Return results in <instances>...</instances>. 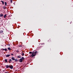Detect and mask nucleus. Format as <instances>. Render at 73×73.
I'll return each mask as SVG.
<instances>
[{
  "instance_id": "f257e3e1",
  "label": "nucleus",
  "mask_w": 73,
  "mask_h": 73,
  "mask_svg": "<svg viewBox=\"0 0 73 73\" xmlns=\"http://www.w3.org/2000/svg\"><path fill=\"white\" fill-rule=\"evenodd\" d=\"M6 68H10L11 69H12L13 68V66L12 65H7L6 66Z\"/></svg>"
},
{
  "instance_id": "f03ea898",
  "label": "nucleus",
  "mask_w": 73,
  "mask_h": 73,
  "mask_svg": "<svg viewBox=\"0 0 73 73\" xmlns=\"http://www.w3.org/2000/svg\"><path fill=\"white\" fill-rule=\"evenodd\" d=\"M37 53V51H36L35 52H34L33 54H32L30 56L31 57H33L36 55V53Z\"/></svg>"
},
{
  "instance_id": "7ed1b4c3",
  "label": "nucleus",
  "mask_w": 73,
  "mask_h": 73,
  "mask_svg": "<svg viewBox=\"0 0 73 73\" xmlns=\"http://www.w3.org/2000/svg\"><path fill=\"white\" fill-rule=\"evenodd\" d=\"M8 60L9 63H11L12 62V60L11 59H7Z\"/></svg>"
},
{
  "instance_id": "20e7f679",
  "label": "nucleus",
  "mask_w": 73,
  "mask_h": 73,
  "mask_svg": "<svg viewBox=\"0 0 73 73\" xmlns=\"http://www.w3.org/2000/svg\"><path fill=\"white\" fill-rule=\"evenodd\" d=\"M34 52H35V51L33 52H30L29 53L30 54H34Z\"/></svg>"
},
{
  "instance_id": "39448f33",
  "label": "nucleus",
  "mask_w": 73,
  "mask_h": 73,
  "mask_svg": "<svg viewBox=\"0 0 73 73\" xmlns=\"http://www.w3.org/2000/svg\"><path fill=\"white\" fill-rule=\"evenodd\" d=\"M19 62H23V60H22V59H21V58L20 59Z\"/></svg>"
},
{
  "instance_id": "423d86ee",
  "label": "nucleus",
  "mask_w": 73,
  "mask_h": 73,
  "mask_svg": "<svg viewBox=\"0 0 73 73\" xmlns=\"http://www.w3.org/2000/svg\"><path fill=\"white\" fill-rule=\"evenodd\" d=\"M8 59H5V62H7V63H8Z\"/></svg>"
},
{
  "instance_id": "0eeeda50",
  "label": "nucleus",
  "mask_w": 73,
  "mask_h": 73,
  "mask_svg": "<svg viewBox=\"0 0 73 73\" xmlns=\"http://www.w3.org/2000/svg\"><path fill=\"white\" fill-rule=\"evenodd\" d=\"M52 41L51 40V39H49L48 41V42H51Z\"/></svg>"
},
{
  "instance_id": "6e6552de",
  "label": "nucleus",
  "mask_w": 73,
  "mask_h": 73,
  "mask_svg": "<svg viewBox=\"0 0 73 73\" xmlns=\"http://www.w3.org/2000/svg\"><path fill=\"white\" fill-rule=\"evenodd\" d=\"M10 54H7L6 55V57H9L10 56Z\"/></svg>"
},
{
  "instance_id": "1a4fd4ad",
  "label": "nucleus",
  "mask_w": 73,
  "mask_h": 73,
  "mask_svg": "<svg viewBox=\"0 0 73 73\" xmlns=\"http://www.w3.org/2000/svg\"><path fill=\"white\" fill-rule=\"evenodd\" d=\"M7 14L5 15H4V18H6V17H7Z\"/></svg>"
},
{
  "instance_id": "9d476101",
  "label": "nucleus",
  "mask_w": 73,
  "mask_h": 73,
  "mask_svg": "<svg viewBox=\"0 0 73 73\" xmlns=\"http://www.w3.org/2000/svg\"><path fill=\"white\" fill-rule=\"evenodd\" d=\"M11 59L12 60H15V57H12V58H11Z\"/></svg>"
},
{
  "instance_id": "9b49d317",
  "label": "nucleus",
  "mask_w": 73,
  "mask_h": 73,
  "mask_svg": "<svg viewBox=\"0 0 73 73\" xmlns=\"http://www.w3.org/2000/svg\"><path fill=\"white\" fill-rule=\"evenodd\" d=\"M3 9H6V6H4L3 7Z\"/></svg>"
},
{
  "instance_id": "f8f14e48",
  "label": "nucleus",
  "mask_w": 73,
  "mask_h": 73,
  "mask_svg": "<svg viewBox=\"0 0 73 73\" xmlns=\"http://www.w3.org/2000/svg\"><path fill=\"white\" fill-rule=\"evenodd\" d=\"M1 2H2V4L3 5L4 4V2L3 1H1Z\"/></svg>"
},
{
  "instance_id": "ddd939ff",
  "label": "nucleus",
  "mask_w": 73,
  "mask_h": 73,
  "mask_svg": "<svg viewBox=\"0 0 73 73\" xmlns=\"http://www.w3.org/2000/svg\"><path fill=\"white\" fill-rule=\"evenodd\" d=\"M3 32V31H0V33H2Z\"/></svg>"
},
{
  "instance_id": "4468645a",
  "label": "nucleus",
  "mask_w": 73,
  "mask_h": 73,
  "mask_svg": "<svg viewBox=\"0 0 73 73\" xmlns=\"http://www.w3.org/2000/svg\"><path fill=\"white\" fill-rule=\"evenodd\" d=\"M21 59H22L23 60H25V58H24L23 57H22V58H21Z\"/></svg>"
},
{
  "instance_id": "2eb2a0df",
  "label": "nucleus",
  "mask_w": 73,
  "mask_h": 73,
  "mask_svg": "<svg viewBox=\"0 0 73 73\" xmlns=\"http://www.w3.org/2000/svg\"><path fill=\"white\" fill-rule=\"evenodd\" d=\"M4 16V15L3 14H1L0 15V17H2V16Z\"/></svg>"
},
{
  "instance_id": "dca6fc26",
  "label": "nucleus",
  "mask_w": 73,
  "mask_h": 73,
  "mask_svg": "<svg viewBox=\"0 0 73 73\" xmlns=\"http://www.w3.org/2000/svg\"><path fill=\"white\" fill-rule=\"evenodd\" d=\"M8 50H11V48H10V47H9L8 48Z\"/></svg>"
},
{
  "instance_id": "f3484780",
  "label": "nucleus",
  "mask_w": 73,
  "mask_h": 73,
  "mask_svg": "<svg viewBox=\"0 0 73 73\" xmlns=\"http://www.w3.org/2000/svg\"><path fill=\"white\" fill-rule=\"evenodd\" d=\"M17 57H18V58H21V57L19 56H18Z\"/></svg>"
},
{
  "instance_id": "a211bd4d",
  "label": "nucleus",
  "mask_w": 73,
  "mask_h": 73,
  "mask_svg": "<svg viewBox=\"0 0 73 73\" xmlns=\"http://www.w3.org/2000/svg\"><path fill=\"white\" fill-rule=\"evenodd\" d=\"M5 6H7V2H5Z\"/></svg>"
},
{
  "instance_id": "6ab92c4d",
  "label": "nucleus",
  "mask_w": 73,
  "mask_h": 73,
  "mask_svg": "<svg viewBox=\"0 0 73 73\" xmlns=\"http://www.w3.org/2000/svg\"><path fill=\"white\" fill-rule=\"evenodd\" d=\"M4 50H5V52H6L7 51V48L4 49Z\"/></svg>"
},
{
  "instance_id": "aec40b11",
  "label": "nucleus",
  "mask_w": 73,
  "mask_h": 73,
  "mask_svg": "<svg viewBox=\"0 0 73 73\" xmlns=\"http://www.w3.org/2000/svg\"><path fill=\"white\" fill-rule=\"evenodd\" d=\"M14 60L15 61H16V62L18 61V60L17 59H15Z\"/></svg>"
},
{
  "instance_id": "412c9836",
  "label": "nucleus",
  "mask_w": 73,
  "mask_h": 73,
  "mask_svg": "<svg viewBox=\"0 0 73 73\" xmlns=\"http://www.w3.org/2000/svg\"><path fill=\"white\" fill-rule=\"evenodd\" d=\"M22 56H24V53H23Z\"/></svg>"
},
{
  "instance_id": "4be33fe9",
  "label": "nucleus",
  "mask_w": 73,
  "mask_h": 73,
  "mask_svg": "<svg viewBox=\"0 0 73 73\" xmlns=\"http://www.w3.org/2000/svg\"><path fill=\"white\" fill-rule=\"evenodd\" d=\"M11 3H12V0H11Z\"/></svg>"
},
{
  "instance_id": "5701e85b",
  "label": "nucleus",
  "mask_w": 73,
  "mask_h": 73,
  "mask_svg": "<svg viewBox=\"0 0 73 73\" xmlns=\"http://www.w3.org/2000/svg\"><path fill=\"white\" fill-rule=\"evenodd\" d=\"M19 52V51L18 50H17V51H16V52Z\"/></svg>"
},
{
  "instance_id": "b1692460",
  "label": "nucleus",
  "mask_w": 73,
  "mask_h": 73,
  "mask_svg": "<svg viewBox=\"0 0 73 73\" xmlns=\"http://www.w3.org/2000/svg\"><path fill=\"white\" fill-rule=\"evenodd\" d=\"M7 45H8V46H10V44H7Z\"/></svg>"
},
{
  "instance_id": "393cba45",
  "label": "nucleus",
  "mask_w": 73,
  "mask_h": 73,
  "mask_svg": "<svg viewBox=\"0 0 73 73\" xmlns=\"http://www.w3.org/2000/svg\"><path fill=\"white\" fill-rule=\"evenodd\" d=\"M19 47H22V46L20 45L19 46Z\"/></svg>"
},
{
  "instance_id": "a878e982",
  "label": "nucleus",
  "mask_w": 73,
  "mask_h": 73,
  "mask_svg": "<svg viewBox=\"0 0 73 73\" xmlns=\"http://www.w3.org/2000/svg\"><path fill=\"white\" fill-rule=\"evenodd\" d=\"M4 50V49H3V48H2V50Z\"/></svg>"
},
{
  "instance_id": "bb28decb",
  "label": "nucleus",
  "mask_w": 73,
  "mask_h": 73,
  "mask_svg": "<svg viewBox=\"0 0 73 73\" xmlns=\"http://www.w3.org/2000/svg\"><path fill=\"white\" fill-rule=\"evenodd\" d=\"M11 56H13V54H11Z\"/></svg>"
},
{
  "instance_id": "cd10ccee",
  "label": "nucleus",
  "mask_w": 73,
  "mask_h": 73,
  "mask_svg": "<svg viewBox=\"0 0 73 73\" xmlns=\"http://www.w3.org/2000/svg\"><path fill=\"white\" fill-rule=\"evenodd\" d=\"M5 73H9L8 72H5Z\"/></svg>"
}]
</instances>
